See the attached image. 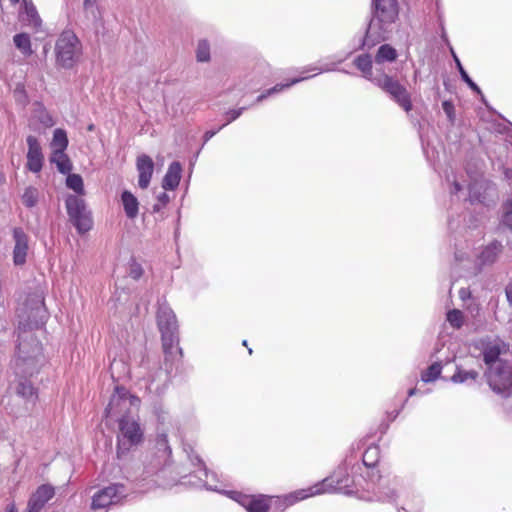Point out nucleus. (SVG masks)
Returning <instances> with one entry per match:
<instances>
[{
	"label": "nucleus",
	"instance_id": "nucleus-25",
	"mask_svg": "<svg viewBox=\"0 0 512 512\" xmlns=\"http://www.w3.org/2000/svg\"><path fill=\"white\" fill-rule=\"evenodd\" d=\"M380 460V448L377 445L369 446L363 453L362 462L368 468L377 466Z\"/></svg>",
	"mask_w": 512,
	"mask_h": 512
},
{
	"label": "nucleus",
	"instance_id": "nucleus-12",
	"mask_svg": "<svg viewBox=\"0 0 512 512\" xmlns=\"http://www.w3.org/2000/svg\"><path fill=\"white\" fill-rule=\"evenodd\" d=\"M162 349L164 353V367L166 371H171L176 362H181L183 351L179 346L178 334L161 335Z\"/></svg>",
	"mask_w": 512,
	"mask_h": 512
},
{
	"label": "nucleus",
	"instance_id": "nucleus-34",
	"mask_svg": "<svg viewBox=\"0 0 512 512\" xmlns=\"http://www.w3.org/2000/svg\"><path fill=\"white\" fill-rule=\"evenodd\" d=\"M196 57L199 62H207L210 60V46L206 40L199 41Z\"/></svg>",
	"mask_w": 512,
	"mask_h": 512
},
{
	"label": "nucleus",
	"instance_id": "nucleus-28",
	"mask_svg": "<svg viewBox=\"0 0 512 512\" xmlns=\"http://www.w3.org/2000/svg\"><path fill=\"white\" fill-rule=\"evenodd\" d=\"M15 46L26 56L33 53L31 48V40L28 34L19 33L13 37Z\"/></svg>",
	"mask_w": 512,
	"mask_h": 512
},
{
	"label": "nucleus",
	"instance_id": "nucleus-46",
	"mask_svg": "<svg viewBox=\"0 0 512 512\" xmlns=\"http://www.w3.org/2000/svg\"><path fill=\"white\" fill-rule=\"evenodd\" d=\"M4 512H18L16 505L14 503L9 504Z\"/></svg>",
	"mask_w": 512,
	"mask_h": 512
},
{
	"label": "nucleus",
	"instance_id": "nucleus-53",
	"mask_svg": "<svg viewBox=\"0 0 512 512\" xmlns=\"http://www.w3.org/2000/svg\"><path fill=\"white\" fill-rule=\"evenodd\" d=\"M20 0H11L12 3H18Z\"/></svg>",
	"mask_w": 512,
	"mask_h": 512
},
{
	"label": "nucleus",
	"instance_id": "nucleus-30",
	"mask_svg": "<svg viewBox=\"0 0 512 512\" xmlns=\"http://www.w3.org/2000/svg\"><path fill=\"white\" fill-rule=\"evenodd\" d=\"M155 447L159 453H161V456L166 458H169L172 454L171 447L168 443V437L166 433H158L155 439Z\"/></svg>",
	"mask_w": 512,
	"mask_h": 512
},
{
	"label": "nucleus",
	"instance_id": "nucleus-55",
	"mask_svg": "<svg viewBox=\"0 0 512 512\" xmlns=\"http://www.w3.org/2000/svg\"><path fill=\"white\" fill-rule=\"evenodd\" d=\"M248 352H249V354L251 355V354H252V349H251V348H249V349H248Z\"/></svg>",
	"mask_w": 512,
	"mask_h": 512
},
{
	"label": "nucleus",
	"instance_id": "nucleus-3",
	"mask_svg": "<svg viewBox=\"0 0 512 512\" xmlns=\"http://www.w3.org/2000/svg\"><path fill=\"white\" fill-rule=\"evenodd\" d=\"M140 402L139 397L130 394L124 387H116L105 408L104 416L119 424L122 419H130L132 407L138 409Z\"/></svg>",
	"mask_w": 512,
	"mask_h": 512
},
{
	"label": "nucleus",
	"instance_id": "nucleus-49",
	"mask_svg": "<svg viewBox=\"0 0 512 512\" xmlns=\"http://www.w3.org/2000/svg\"><path fill=\"white\" fill-rule=\"evenodd\" d=\"M83 6H84L85 9L90 8L92 6L91 0H84Z\"/></svg>",
	"mask_w": 512,
	"mask_h": 512
},
{
	"label": "nucleus",
	"instance_id": "nucleus-24",
	"mask_svg": "<svg viewBox=\"0 0 512 512\" xmlns=\"http://www.w3.org/2000/svg\"><path fill=\"white\" fill-rule=\"evenodd\" d=\"M50 160L62 174L70 173L72 170V163L64 151H53Z\"/></svg>",
	"mask_w": 512,
	"mask_h": 512
},
{
	"label": "nucleus",
	"instance_id": "nucleus-43",
	"mask_svg": "<svg viewBox=\"0 0 512 512\" xmlns=\"http://www.w3.org/2000/svg\"><path fill=\"white\" fill-rule=\"evenodd\" d=\"M223 127H219L217 130H209V131H206L205 134H204V140L205 141H208L210 140L214 135L217 134L218 131H220Z\"/></svg>",
	"mask_w": 512,
	"mask_h": 512
},
{
	"label": "nucleus",
	"instance_id": "nucleus-44",
	"mask_svg": "<svg viewBox=\"0 0 512 512\" xmlns=\"http://www.w3.org/2000/svg\"><path fill=\"white\" fill-rule=\"evenodd\" d=\"M459 296H460V298H461L462 300H465V299H467V298H470V297H471V292H470V290H469V289H467V288H462V289H460V291H459Z\"/></svg>",
	"mask_w": 512,
	"mask_h": 512
},
{
	"label": "nucleus",
	"instance_id": "nucleus-23",
	"mask_svg": "<svg viewBox=\"0 0 512 512\" xmlns=\"http://www.w3.org/2000/svg\"><path fill=\"white\" fill-rule=\"evenodd\" d=\"M355 67L361 71L363 77L373 82L372 78V58L369 54H361L354 59Z\"/></svg>",
	"mask_w": 512,
	"mask_h": 512
},
{
	"label": "nucleus",
	"instance_id": "nucleus-32",
	"mask_svg": "<svg viewBox=\"0 0 512 512\" xmlns=\"http://www.w3.org/2000/svg\"><path fill=\"white\" fill-rule=\"evenodd\" d=\"M66 185L79 195H84L83 179L79 174H69L66 179Z\"/></svg>",
	"mask_w": 512,
	"mask_h": 512
},
{
	"label": "nucleus",
	"instance_id": "nucleus-18",
	"mask_svg": "<svg viewBox=\"0 0 512 512\" xmlns=\"http://www.w3.org/2000/svg\"><path fill=\"white\" fill-rule=\"evenodd\" d=\"M136 167L139 173V187L146 189L149 186L153 175L154 162L150 156L143 154L137 158Z\"/></svg>",
	"mask_w": 512,
	"mask_h": 512
},
{
	"label": "nucleus",
	"instance_id": "nucleus-26",
	"mask_svg": "<svg viewBox=\"0 0 512 512\" xmlns=\"http://www.w3.org/2000/svg\"><path fill=\"white\" fill-rule=\"evenodd\" d=\"M397 52L396 50L390 46L389 44L381 45L375 55L376 63H384L386 61L392 62L396 60Z\"/></svg>",
	"mask_w": 512,
	"mask_h": 512
},
{
	"label": "nucleus",
	"instance_id": "nucleus-39",
	"mask_svg": "<svg viewBox=\"0 0 512 512\" xmlns=\"http://www.w3.org/2000/svg\"><path fill=\"white\" fill-rule=\"evenodd\" d=\"M442 108L445 114L447 115L449 121L454 123L455 121V107L451 101H444L442 103Z\"/></svg>",
	"mask_w": 512,
	"mask_h": 512
},
{
	"label": "nucleus",
	"instance_id": "nucleus-37",
	"mask_svg": "<svg viewBox=\"0 0 512 512\" xmlns=\"http://www.w3.org/2000/svg\"><path fill=\"white\" fill-rule=\"evenodd\" d=\"M503 225L512 229V200H509L505 204V213L502 219Z\"/></svg>",
	"mask_w": 512,
	"mask_h": 512
},
{
	"label": "nucleus",
	"instance_id": "nucleus-52",
	"mask_svg": "<svg viewBox=\"0 0 512 512\" xmlns=\"http://www.w3.org/2000/svg\"><path fill=\"white\" fill-rule=\"evenodd\" d=\"M311 71H317V72L315 73V75H316V74H318V73H320V70H319V69H317V68H313Z\"/></svg>",
	"mask_w": 512,
	"mask_h": 512
},
{
	"label": "nucleus",
	"instance_id": "nucleus-22",
	"mask_svg": "<svg viewBox=\"0 0 512 512\" xmlns=\"http://www.w3.org/2000/svg\"><path fill=\"white\" fill-rule=\"evenodd\" d=\"M121 201L126 216L129 219L136 218L139 212L138 199L130 191L125 190L122 192Z\"/></svg>",
	"mask_w": 512,
	"mask_h": 512
},
{
	"label": "nucleus",
	"instance_id": "nucleus-16",
	"mask_svg": "<svg viewBox=\"0 0 512 512\" xmlns=\"http://www.w3.org/2000/svg\"><path fill=\"white\" fill-rule=\"evenodd\" d=\"M375 15L383 23H393L398 17L397 0H374Z\"/></svg>",
	"mask_w": 512,
	"mask_h": 512
},
{
	"label": "nucleus",
	"instance_id": "nucleus-7",
	"mask_svg": "<svg viewBox=\"0 0 512 512\" xmlns=\"http://www.w3.org/2000/svg\"><path fill=\"white\" fill-rule=\"evenodd\" d=\"M485 376L489 387L497 394L508 397L512 390V367L508 362H499L497 366L487 368Z\"/></svg>",
	"mask_w": 512,
	"mask_h": 512
},
{
	"label": "nucleus",
	"instance_id": "nucleus-20",
	"mask_svg": "<svg viewBox=\"0 0 512 512\" xmlns=\"http://www.w3.org/2000/svg\"><path fill=\"white\" fill-rule=\"evenodd\" d=\"M182 167L179 162H172L163 178L162 187L165 190H174L178 187L181 179Z\"/></svg>",
	"mask_w": 512,
	"mask_h": 512
},
{
	"label": "nucleus",
	"instance_id": "nucleus-51",
	"mask_svg": "<svg viewBox=\"0 0 512 512\" xmlns=\"http://www.w3.org/2000/svg\"><path fill=\"white\" fill-rule=\"evenodd\" d=\"M144 361H148V356H147V355H143V357H142V363H143Z\"/></svg>",
	"mask_w": 512,
	"mask_h": 512
},
{
	"label": "nucleus",
	"instance_id": "nucleus-8",
	"mask_svg": "<svg viewBox=\"0 0 512 512\" xmlns=\"http://www.w3.org/2000/svg\"><path fill=\"white\" fill-rule=\"evenodd\" d=\"M373 83L381 90L389 94V96L406 112L412 110V101L410 94L405 86H403L397 79L387 74H382L374 78Z\"/></svg>",
	"mask_w": 512,
	"mask_h": 512
},
{
	"label": "nucleus",
	"instance_id": "nucleus-29",
	"mask_svg": "<svg viewBox=\"0 0 512 512\" xmlns=\"http://www.w3.org/2000/svg\"><path fill=\"white\" fill-rule=\"evenodd\" d=\"M442 372L441 362H434L421 373V380L429 383L437 380Z\"/></svg>",
	"mask_w": 512,
	"mask_h": 512
},
{
	"label": "nucleus",
	"instance_id": "nucleus-11",
	"mask_svg": "<svg viewBox=\"0 0 512 512\" xmlns=\"http://www.w3.org/2000/svg\"><path fill=\"white\" fill-rule=\"evenodd\" d=\"M124 492L125 489L122 484L107 486L94 494L91 508L93 510H99L117 504L124 497Z\"/></svg>",
	"mask_w": 512,
	"mask_h": 512
},
{
	"label": "nucleus",
	"instance_id": "nucleus-1",
	"mask_svg": "<svg viewBox=\"0 0 512 512\" xmlns=\"http://www.w3.org/2000/svg\"><path fill=\"white\" fill-rule=\"evenodd\" d=\"M352 479L344 468L335 470L329 477H326L320 484L307 490H297L288 494L285 498L286 505H293L298 501L304 500L310 496L321 493H343L349 494L351 490Z\"/></svg>",
	"mask_w": 512,
	"mask_h": 512
},
{
	"label": "nucleus",
	"instance_id": "nucleus-14",
	"mask_svg": "<svg viewBox=\"0 0 512 512\" xmlns=\"http://www.w3.org/2000/svg\"><path fill=\"white\" fill-rule=\"evenodd\" d=\"M55 490L51 485L39 486L28 500L26 512H41L45 504L53 498Z\"/></svg>",
	"mask_w": 512,
	"mask_h": 512
},
{
	"label": "nucleus",
	"instance_id": "nucleus-13",
	"mask_svg": "<svg viewBox=\"0 0 512 512\" xmlns=\"http://www.w3.org/2000/svg\"><path fill=\"white\" fill-rule=\"evenodd\" d=\"M508 350V345L499 338L484 342L482 346L484 363L491 368V366H497L499 362H507L502 356L507 354Z\"/></svg>",
	"mask_w": 512,
	"mask_h": 512
},
{
	"label": "nucleus",
	"instance_id": "nucleus-48",
	"mask_svg": "<svg viewBox=\"0 0 512 512\" xmlns=\"http://www.w3.org/2000/svg\"><path fill=\"white\" fill-rule=\"evenodd\" d=\"M504 174L507 179L512 180V169H506Z\"/></svg>",
	"mask_w": 512,
	"mask_h": 512
},
{
	"label": "nucleus",
	"instance_id": "nucleus-35",
	"mask_svg": "<svg viewBox=\"0 0 512 512\" xmlns=\"http://www.w3.org/2000/svg\"><path fill=\"white\" fill-rule=\"evenodd\" d=\"M447 321L455 328L463 325V314L460 310L453 309L447 313Z\"/></svg>",
	"mask_w": 512,
	"mask_h": 512
},
{
	"label": "nucleus",
	"instance_id": "nucleus-6",
	"mask_svg": "<svg viewBox=\"0 0 512 512\" xmlns=\"http://www.w3.org/2000/svg\"><path fill=\"white\" fill-rule=\"evenodd\" d=\"M287 496L288 495L281 498L264 494L248 495L235 493L233 499L248 512H269L273 507H288L289 505L285 503Z\"/></svg>",
	"mask_w": 512,
	"mask_h": 512
},
{
	"label": "nucleus",
	"instance_id": "nucleus-40",
	"mask_svg": "<svg viewBox=\"0 0 512 512\" xmlns=\"http://www.w3.org/2000/svg\"><path fill=\"white\" fill-rule=\"evenodd\" d=\"M457 64H458L462 79L469 85V87L471 89H473L474 91H477L479 93L480 92L479 87L472 81V79L469 77L467 72L463 69V67L461 66V64L458 60H457Z\"/></svg>",
	"mask_w": 512,
	"mask_h": 512
},
{
	"label": "nucleus",
	"instance_id": "nucleus-17",
	"mask_svg": "<svg viewBox=\"0 0 512 512\" xmlns=\"http://www.w3.org/2000/svg\"><path fill=\"white\" fill-rule=\"evenodd\" d=\"M157 325L163 334H178V324L174 312L170 308H160L157 312Z\"/></svg>",
	"mask_w": 512,
	"mask_h": 512
},
{
	"label": "nucleus",
	"instance_id": "nucleus-27",
	"mask_svg": "<svg viewBox=\"0 0 512 512\" xmlns=\"http://www.w3.org/2000/svg\"><path fill=\"white\" fill-rule=\"evenodd\" d=\"M478 376L479 372L476 370H464L461 367H457L455 373L451 377V380L454 383H464L467 381H475Z\"/></svg>",
	"mask_w": 512,
	"mask_h": 512
},
{
	"label": "nucleus",
	"instance_id": "nucleus-31",
	"mask_svg": "<svg viewBox=\"0 0 512 512\" xmlns=\"http://www.w3.org/2000/svg\"><path fill=\"white\" fill-rule=\"evenodd\" d=\"M52 146L53 151H65L68 146L67 134L62 129H56L53 133Z\"/></svg>",
	"mask_w": 512,
	"mask_h": 512
},
{
	"label": "nucleus",
	"instance_id": "nucleus-4",
	"mask_svg": "<svg viewBox=\"0 0 512 512\" xmlns=\"http://www.w3.org/2000/svg\"><path fill=\"white\" fill-rule=\"evenodd\" d=\"M117 457L126 455L132 447L139 446L144 441V430L135 419H122L118 424Z\"/></svg>",
	"mask_w": 512,
	"mask_h": 512
},
{
	"label": "nucleus",
	"instance_id": "nucleus-42",
	"mask_svg": "<svg viewBox=\"0 0 512 512\" xmlns=\"http://www.w3.org/2000/svg\"><path fill=\"white\" fill-rule=\"evenodd\" d=\"M169 196L167 193L163 192L158 195V203L153 206V210L155 212H159L163 207H165L169 202Z\"/></svg>",
	"mask_w": 512,
	"mask_h": 512
},
{
	"label": "nucleus",
	"instance_id": "nucleus-19",
	"mask_svg": "<svg viewBox=\"0 0 512 512\" xmlns=\"http://www.w3.org/2000/svg\"><path fill=\"white\" fill-rule=\"evenodd\" d=\"M13 236L15 246L13 250V260L16 265H23L26 262L28 251V237L21 228H14Z\"/></svg>",
	"mask_w": 512,
	"mask_h": 512
},
{
	"label": "nucleus",
	"instance_id": "nucleus-10",
	"mask_svg": "<svg viewBox=\"0 0 512 512\" xmlns=\"http://www.w3.org/2000/svg\"><path fill=\"white\" fill-rule=\"evenodd\" d=\"M24 313L27 315V323H20L19 329H22V326L24 330L26 326L30 329L39 328L45 324L46 309L42 293L35 292L27 297L24 303Z\"/></svg>",
	"mask_w": 512,
	"mask_h": 512
},
{
	"label": "nucleus",
	"instance_id": "nucleus-36",
	"mask_svg": "<svg viewBox=\"0 0 512 512\" xmlns=\"http://www.w3.org/2000/svg\"><path fill=\"white\" fill-rule=\"evenodd\" d=\"M308 77H301V78H294L292 79L290 82L286 83V84H276L274 87L270 88L267 90V94H274V93H277V92H280L282 90H284L285 88H289L291 87L292 85L304 80V79H307Z\"/></svg>",
	"mask_w": 512,
	"mask_h": 512
},
{
	"label": "nucleus",
	"instance_id": "nucleus-38",
	"mask_svg": "<svg viewBox=\"0 0 512 512\" xmlns=\"http://www.w3.org/2000/svg\"><path fill=\"white\" fill-rule=\"evenodd\" d=\"M143 273H144L143 268L139 263L133 262L130 264L129 276L132 279H134V280L140 279L142 277Z\"/></svg>",
	"mask_w": 512,
	"mask_h": 512
},
{
	"label": "nucleus",
	"instance_id": "nucleus-41",
	"mask_svg": "<svg viewBox=\"0 0 512 512\" xmlns=\"http://www.w3.org/2000/svg\"><path fill=\"white\" fill-rule=\"evenodd\" d=\"M246 108L245 107H241L239 109H233V110H229L226 115L228 116V119L226 121V123H224L222 125V127H225L226 125H228L229 123H231L232 121L236 120L238 117H240L243 113V111L245 110Z\"/></svg>",
	"mask_w": 512,
	"mask_h": 512
},
{
	"label": "nucleus",
	"instance_id": "nucleus-54",
	"mask_svg": "<svg viewBox=\"0 0 512 512\" xmlns=\"http://www.w3.org/2000/svg\"><path fill=\"white\" fill-rule=\"evenodd\" d=\"M244 346H247V341L244 340L243 343H242Z\"/></svg>",
	"mask_w": 512,
	"mask_h": 512
},
{
	"label": "nucleus",
	"instance_id": "nucleus-33",
	"mask_svg": "<svg viewBox=\"0 0 512 512\" xmlns=\"http://www.w3.org/2000/svg\"><path fill=\"white\" fill-rule=\"evenodd\" d=\"M38 201V190L34 187H28L23 195L22 202L26 207H34Z\"/></svg>",
	"mask_w": 512,
	"mask_h": 512
},
{
	"label": "nucleus",
	"instance_id": "nucleus-9",
	"mask_svg": "<svg viewBox=\"0 0 512 512\" xmlns=\"http://www.w3.org/2000/svg\"><path fill=\"white\" fill-rule=\"evenodd\" d=\"M42 350L41 343L35 337L20 340L18 344L17 369L22 373L29 372L32 375L35 368L34 364L42 356Z\"/></svg>",
	"mask_w": 512,
	"mask_h": 512
},
{
	"label": "nucleus",
	"instance_id": "nucleus-45",
	"mask_svg": "<svg viewBox=\"0 0 512 512\" xmlns=\"http://www.w3.org/2000/svg\"><path fill=\"white\" fill-rule=\"evenodd\" d=\"M505 293H506V298H507L510 306H512V283L507 285V287L505 289Z\"/></svg>",
	"mask_w": 512,
	"mask_h": 512
},
{
	"label": "nucleus",
	"instance_id": "nucleus-21",
	"mask_svg": "<svg viewBox=\"0 0 512 512\" xmlns=\"http://www.w3.org/2000/svg\"><path fill=\"white\" fill-rule=\"evenodd\" d=\"M16 394L28 402L35 403L38 399L37 389L26 378H20L15 387Z\"/></svg>",
	"mask_w": 512,
	"mask_h": 512
},
{
	"label": "nucleus",
	"instance_id": "nucleus-2",
	"mask_svg": "<svg viewBox=\"0 0 512 512\" xmlns=\"http://www.w3.org/2000/svg\"><path fill=\"white\" fill-rule=\"evenodd\" d=\"M55 63L66 70L78 65L83 56V46L72 30H64L55 43Z\"/></svg>",
	"mask_w": 512,
	"mask_h": 512
},
{
	"label": "nucleus",
	"instance_id": "nucleus-5",
	"mask_svg": "<svg viewBox=\"0 0 512 512\" xmlns=\"http://www.w3.org/2000/svg\"><path fill=\"white\" fill-rule=\"evenodd\" d=\"M65 204L70 221L80 234H84L92 229V214L87 209L84 199L76 195H69L66 198Z\"/></svg>",
	"mask_w": 512,
	"mask_h": 512
},
{
	"label": "nucleus",
	"instance_id": "nucleus-47",
	"mask_svg": "<svg viewBox=\"0 0 512 512\" xmlns=\"http://www.w3.org/2000/svg\"><path fill=\"white\" fill-rule=\"evenodd\" d=\"M268 96H270V94H267V90H266L265 92H263L262 94H260V95L257 97L256 101H257V102H261V101H263L265 98H267Z\"/></svg>",
	"mask_w": 512,
	"mask_h": 512
},
{
	"label": "nucleus",
	"instance_id": "nucleus-15",
	"mask_svg": "<svg viewBox=\"0 0 512 512\" xmlns=\"http://www.w3.org/2000/svg\"><path fill=\"white\" fill-rule=\"evenodd\" d=\"M28 152H27V163L28 170L38 173L41 171L43 166V154L39 141L35 136L29 135L27 137Z\"/></svg>",
	"mask_w": 512,
	"mask_h": 512
},
{
	"label": "nucleus",
	"instance_id": "nucleus-50",
	"mask_svg": "<svg viewBox=\"0 0 512 512\" xmlns=\"http://www.w3.org/2000/svg\"><path fill=\"white\" fill-rule=\"evenodd\" d=\"M415 393H416V389H415V388H412V389H410V390H409L408 395H409V396H412V395H414Z\"/></svg>",
	"mask_w": 512,
	"mask_h": 512
}]
</instances>
